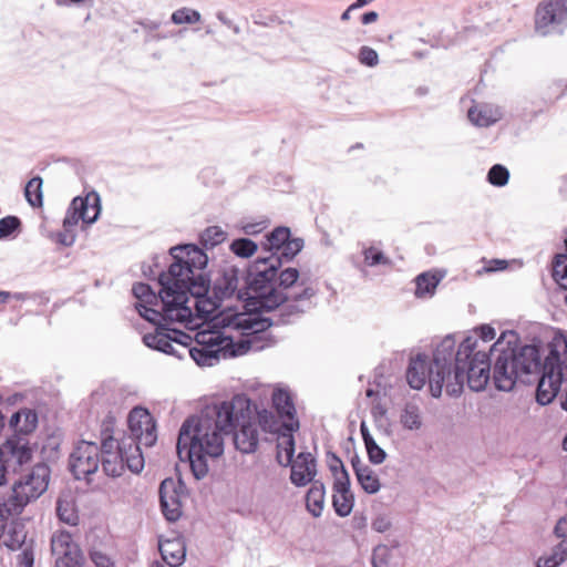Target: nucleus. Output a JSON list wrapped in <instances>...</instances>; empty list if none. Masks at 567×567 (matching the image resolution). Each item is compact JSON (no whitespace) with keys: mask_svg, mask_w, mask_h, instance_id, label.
<instances>
[{"mask_svg":"<svg viewBox=\"0 0 567 567\" xmlns=\"http://www.w3.org/2000/svg\"><path fill=\"white\" fill-rule=\"evenodd\" d=\"M303 247V239L290 238L280 249L266 257H258L255 264V271L258 272L259 278H266L274 275V271L279 269L282 262H288L301 251ZM259 281H267V279H259Z\"/></svg>","mask_w":567,"mask_h":567,"instance_id":"14","label":"nucleus"},{"mask_svg":"<svg viewBox=\"0 0 567 567\" xmlns=\"http://www.w3.org/2000/svg\"><path fill=\"white\" fill-rule=\"evenodd\" d=\"M434 365V359L432 363H427V357L425 354H416L412 358L406 370V381L412 389L421 390L426 381L430 383V370Z\"/></svg>","mask_w":567,"mask_h":567,"instance_id":"21","label":"nucleus"},{"mask_svg":"<svg viewBox=\"0 0 567 567\" xmlns=\"http://www.w3.org/2000/svg\"><path fill=\"white\" fill-rule=\"evenodd\" d=\"M360 433L364 444L373 440V436L371 435L369 427L364 421H362L360 424Z\"/></svg>","mask_w":567,"mask_h":567,"instance_id":"61","label":"nucleus"},{"mask_svg":"<svg viewBox=\"0 0 567 567\" xmlns=\"http://www.w3.org/2000/svg\"><path fill=\"white\" fill-rule=\"evenodd\" d=\"M272 403L278 414L287 417L288 422L298 421L296 419V409L289 392L276 390L272 394Z\"/></svg>","mask_w":567,"mask_h":567,"instance_id":"29","label":"nucleus"},{"mask_svg":"<svg viewBox=\"0 0 567 567\" xmlns=\"http://www.w3.org/2000/svg\"><path fill=\"white\" fill-rule=\"evenodd\" d=\"M548 355L542 363L539 358V369L528 374V381L533 382V377L538 379L536 400L539 404H549L558 394L565 373H567V339L555 338L548 344Z\"/></svg>","mask_w":567,"mask_h":567,"instance_id":"5","label":"nucleus"},{"mask_svg":"<svg viewBox=\"0 0 567 567\" xmlns=\"http://www.w3.org/2000/svg\"><path fill=\"white\" fill-rule=\"evenodd\" d=\"M399 545L395 544L393 547L386 545H378L372 551V566L373 567H396L393 549Z\"/></svg>","mask_w":567,"mask_h":567,"instance_id":"32","label":"nucleus"},{"mask_svg":"<svg viewBox=\"0 0 567 567\" xmlns=\"http://www.w3.org/2000/svg\"><path fill=\"white\" fill-rule=\"evenodd\" d=\"M328 465L332 474L339 472L341 468H346L341 458L334 453L328 454Z\"/></svg>","mask_w":567,"mask_h":567,"instance_id":"56","label":"nucleus"},{"mask_svg":"<svg viewBox=\"0 0 567 567\" xmlns=\"http://www.w3.org/2000/svg\"><path fill=\"white\" fill-rule=\"evenodd\" d=\"M182 488V482H175L173 478H165L159 485L161 507L167 520L175 522L182 515L179 493Z\"/></svg>","mask_w":567,"mask_h":567,"instance_id":"18","label":"nucleus"},{"mask_svg":"<svg viewBox=\"0 0 567 567\" xmlns=\"http://www.w3.org/2000/svg\"><path fill=\"white\" fill-rule=\"evenodd\" d=\"M22 421L20 426V435L27 436L31 432H33L38 425V414L34 410L31 409H22Z\"/></svg>","mask_w":567,"mask_h":567,"instance_id":"44","label":"nucleus"},{"mask_svg":"<svg viewBox=\"0 0 567 567\" xmlns=\"http://www.w3.org/2000/svg\"><path fill=\"white\" fill-rule=\"evenodd\" d=\"M32 449L23 437H9L0 447V486L7 482L9 470L17 471L18 467L31 462Z\"/></svg>","mask_w":567,"mask_h":567,"instance_id":"10","label":"nucleus"},{"mask_svg":"<svg viewBox=\"0 0 567 567\" xmlns=\"http://www.w3.org/2000/svg\"><path fill=\"white\" fill-rule=\"evenodd\" d=\"M364 255V261L369 266H377V265H389L390 260L388 257L384 256V254L380 250L374 249L373 247H370L363 251Z\"/></svg>","mask_w":567,"mask_h":567,"instance_id":"47","label":"nucleus"},{"mask_svg":"<svg viewBox=\"0 0 567 567\" xmlns=\"http://www.w3.org/2000/svg\"><path fill=\"white\" fill-rule=\"evenodd\" d=\"M216 17L226 27H228V28L233 27L234 22L230 19H228L224 12H221V11L217 12Z\"/></svg>","mask_w":567,"mask_h":567,"instance_id":"64","label":"nucleus"},{"mask_svg":"<svg viewBox=\"0 0 567 567\" xmlns=\"http://www.w3.org/2000/svg\"><path fill=\"white\" fill-rule=\"evenodd\" d=\"M21 226V221L16 216H7L0 219V239L13 234Z\"/></svg>","mask_w":567,"mask_h":567,"instance_id":"46","label":"nucleus"},{"mask_svg":"<svg viewBox=\"0 0 567 567\" xmlns=\"http://www.w3.org/2000/svg\"><path fill=\"white\" fill-rule=\"evenodd\" d=\"M326 488L322 482L315 481L306 495V507L313 517H320L324 507Z\"/></svg>","mask_w":567,"mask_h":567,"instance_id":"28","label":"nucleus"},{"mask_svg":"<svg viewBox=\"0 0 567 567\" xmlns=\"http://www.w3.org/2000/svg\"><path fill=\"white\" fill-rule=\"evenodd\" d=\"M132 292L138 300L137 302L147 305H158L159 293L156 295L147 284L137 282L133 286Z\"/></svg>","mask_w":567,"mask_h":567,"instance_id":"40","label":"nucleus"},{"mask_svg":"<svg viewBox=\"0 0 567 567\" xmlns=\"http://www.w3.org/2000/svg\"><path fill=\"white\" fill-rule=\"evenodd\" d=\"M101 213V198L100 195L92 190L85 197H75L69 206L65 217L63 219V228H71L78 225L79 220L86 224H93L97 220Z\"/></svg>","mask_w":567,"mask_h":567,"instance_id":"13","label":"nucleus"},{"mask_svg":"<svg viewBox=\"0 0 567 567\" xmlns=\"http://www.w3.org/2000/svg\"><path fill=\"white\" fill-rule=\"evenodd\" d=\"M173 262L167 271L158 277L161 285L158 305L136 302L135 308L141 317L163 327L161 321L184 322L192 318V308L187 306L189 296L200 299L210 288V279L206 272L207 255L192 244L175 246L169 249Z\"/></svg>","mask_w":567,"mask_h":567,"instance_id":"3","label":"nucleus"},{"mask_svg":"<svg viewBox=\"0 0 567 567\" xmlns=\"http://www.w3.org/2000/svg\"><path fill=\"white\" fill-rule=\"evenodd\" d=\"M508 178H509L508 169L501 164L493 165L489 168L488 174H487V181L492 185L497 186V187L505 186L508 183Z\"/></svg>","mask_w":567,"mask_h":567,"instance_id":"42","label":"nucleus"},{"mask_svg":"<svg viewBox=\"0 0 567 567\" xmlns=\"http://www.w3.org/2000/svg\"><path fill=\"white\" fill-rule=\"evenodd\" d=\"M515 332H503L489 352L478 349L476 337H466L455 352V341L445 337L434 351V365L430 370V391L440 398L443 386L450 396H458L466 381L475 392L483 391L492 379L495 388L508 392L528 374L539 369V349L534 344L513 346Z\"/></svg>","mask_w":567,"mask_h":567,"instance_id":"1","label":"nucleus"},{"mask_svg":"<svg viewBox=\"0 0 567 567\" xmlns=\"http://www.w3.org/2000/svg\"><path fill=\"white\" fill-rule=\"evenodd\" d=\"M127 424L130 436L126 439H134V442L145 446H153L157 440L155 422L150 412L141 406L134 408L128 416Z\"/></svg>","mask_w":567,"mask_h":567,"instance_id":"15","label":"nucleus"},{"mask_svg":"<svg viewBox=\"0 0 567 567\" xmlns=\"http://www.w3.org/2000/svg\"><path fill=\"white\" fill-rule=\"evenodd\" d=\"M101 462L99 445L95 442L80 441L70 454L69 467L76 480L96 473Z\"/></svg>","mask_w":567,"mask_h":567,"instance_id":"11","label":"nucleus"},{"mask_svg":"<svg viewBox=\"0 0 567 567\" xmlns=\"http://www.w3.org/2000/svg\"><path fill=\"white\" fill-rule=\"evenodd\" d=\"M566 29L567 0H542L535 10V33L543 38L563 35Z\"/></svg>","mask_w":567,"mask_h":567,"instance_id":"7","label":"nucleus"},{"mask_svg":"<svg viewBox=\"0 0 567 567\" xmlns=\"http://www.w3.org/2000/svg\"><path fill=\"white\" fill-rule=\"evenodd\" d=\"M100 464L107 476L118 477L123 474L125 465L133 473L142 472L144 457L134 439H122L120 452L101 457Z\"/></svg>","mask_w":567,"mask_h":567,"instance_id":"8","label":"nucleus"},{"mask_svg":"<svg viewBox=\"0 0 567 567\" xmlns=\"http://www.w3.org/2000/svg\"><path fill=\"white\" fill-rule=\"evenodd\" d=\"M332 506L334 512L340 517L350 515L353 508V495L349 492H334L332 496Z\"/></svg>","mask_w":567,"mask_h":567,"instance_id":"36","label":"nucleus"},{"mask_svg":"<svg viewBox=\"0 0 567 567\" xmlns=\"http://www.w3.org/2000/svg\"><path fill=\"white\" fill-rule=\"evenodd\" d=\"M467 117L476 126L488 127L502 118V112L497 106L482 104L471 107Z\"/></svg>","mask_w":567,"mask_h":567,"instance_id":"25","label":"nucleus"},{"mask_svg":"<svg viewBox=\"0 0 567 567\" xmlns=\"http://www.w3.org/2000/svg\"><path fill=\"white\" fill-rule=\"evenodd\" d=\"M475 331L483 342H488L493 340L496 334L495 329L487 324L478 327Z\"/></svg>","mask_w":567,"mask_h":567,"instance_id":"52","label":"nucleus"},{"mask_svg":"<svg viewBox=\"0 0 567 567\" xmlns=\"http://www.w3.org/2000/svg\"><path fill=\"white\" fill-rule=\"evenodd\" d=\"M7 522V528L1 533L3 545L11 550L19 549L25 542L27 532L24 525L18 519L12 518Z\"/></svg>","mask_w":567,"mask_h":567,"instance_id":"26","label":"nucleus"},{"mask_svg":"<svg viewBox=\"0 0 567 567\" xmlns=\"http://www.w3.org/2000/svg\"><path fill=\"white\" fill-rule=\"evenodd\" d=\"M107 430L109 426H105V430L103 431V439L101 445L99 446L100 457H105L111 455V453H117L120 452V447H122V440L118 442L112 435H109L106 433Z\"/></svg>","mask_w":567,"mask_h":567,"instance_id":"43","label":"nucleus"},{"mask_svg":"<svg viewBox=\"0 0 567 567\" xmlns=\"http://www.w3.org/2000/svg\"><path fill=\"white\" fill-rule=\"evenodd\" d=\"M85 1L86 0H54L55 4L59 7H69L71 4H80Z\"/></svg>","mask_w":567,"mask_h":567,"instance_id":"63","label":"nucleus"},{"mask_svg":"<svg viewBox=\"0 0 567 567\" xmlns=\"http://www.w3.org/2000/svg\"><path fill=\"white\" fill-rule=\"evenodd\" d=\"M202 20L199 11L183 7L175 10L171 16V21L174 24H194Z\"/></svg>","mask_w":567,"mask_h":567,"instance_id":"39","label":"nucleus"},{"mask_svg":"<svg viewBox=\"0 0 567 567\" xmlns=\"http://www.w3.org/2000/svg\"><path fill=\"white\" fill-rule=\"evenodd\" d=\"M75 241V233L73 229L68 228L59 234V243L63 246H72Z\"/></svg>","mask_w":567,"mask_h":567,"instance_id":"55","label":"nucleus"},{"mask_svg":"<svg viewBox=\"0 0 567 567\" xmlns=\"http://www.w3.org/2000/svg\"><path fill=\"white\" fill-rule=\"evenodd\" d=\"M251 342L252 341L250 339H245L237 344L234 343V347L237 346L238 349H234L233 354L238 355L245 353L248 349H250Z\"/></svg>","mask_w":567,"mask_h":567,"instance_id":"59","label":"nucleus"},{"mask_svg":"<svg viewBox=\"0 0 567 567\" xmlns=\"http://www.w3.org/2000/svg\"><path fill=\"white\" fill-rule=\"evenodd\" d=\"M51 553L55 558L54 567H84L85 557L71 533L66 530L52 535Z\"/></svg>","mask_w":567,"mask_h":567,"instance_id":"12","label":"nucleus"},{"mask_svg":"<svg viewBox=\"0 0 567 567\" xmlns=\"http://www.w3.org/2000/svg\"><path fill=\"white\" fill-rule=\"evenodd\" d=\"M50 480V468L47 464L39 463L13 486L22 496L28 497V504L38 499L47 489Z\"/></svg>","mask_w":567,"mask_h":567,"instance_id":"16","label":"nucleus"},{"mask_svg":"<svg viewBox=\"0 0 567 567\" xmlns=\"http://www.w3.org/2000/svg\"><path fill=\"white\" fill-rule=\"evenodd\" d=\"M21 421H22L21 410L13 413L12 416L10 417L9 425L14 431V434L11 437L17 435L19 437H23L29 443L27 437L20 435Z\"/></svg>","mask_w":567,"mask_h":567,"instance_id":"53","label":"nucleus"},{"mask_svg":"<svg viewBox=\"0 0 567 567\" xmlns=\"http://www.w3.org/2000/svg\"><path fill=\"white\" fill-rule=\"evenodd\" d=\"M250 279L249 268L247 275L244 276L236 266H227L221 270V274L216 278L213 290L215 297L219 300L236 297L237 300H255L254 291L249 288L248 281Z\"/></svg>","mask_w":567,"mask_h":567,"instance_id":"9","label":"nucleus"},{"mask_svg":"<svg viewBox=\"0 0 567 567\" xmlns=\"http://www.w3.org/2000/svg\"><path fill=\"white\" fill-rule=\"evenodd\" d=\"M265 226L262 223H255V224H245L241 229L246 235H256L260 233Z\"/></svg>","mask_w":567,"mask_h":567,"instance_id":"57","label":"nucleus"},{"mask_svg":"<svg viewBox=\"0 0 567 567\" xmlns=\"http://www.w3.org/2000/svg\"><path fill=\"white\" fill-rule=\"evenodd\" d=\"M28 505V497L22 496L14 486L0 496V520L6 522L18 516Z\"/></svg>","mask_w":567,"mask_h":567,"instance_id":"22","label":"nucleus"},{"mask_svg":"<svg viewBox=\"0 0 567 567\" xmlns=\"http://www.w3.org/2000/svg\"><path fill=\"white\" fill-rule=\"evenodd\" d=\"M19 560H20V564L23 565L24 567H32V565H33V553H32V550L24 549L19 555Z\"/></svg>","mask_w":567,"mask_h":567,"instance_id":"58","label":"nucleus"},{"mask_svg":"<svg viewBox=\"0 0 567 567\" xmlns=\"http://www.w3.org/2000/svg\"><path fill=\"white\" fill-rule=\"evenodd\" d=\"M247 413L248 398L237 394L230 401L206 405L198 414L184 421L176 449L181 457L186 454L196 480L208 474L209 462L224 453V436Z\"/></svg>","mask_w":567,"mask_h":567,"instance_id":"4","label":"nucleus"},{"mask_svg":"<svg viewBox=\"0 0 567 567\" xmlns=\"http://www.w3.org/2000/svg\"><path fill=\"white\" fill-rule=\"evenodd\" d=\"M251 419V409H250V400L248 399V413L245 417H240V420L236 421L234 425H231L230 430L227 432V435L234 433V444L235 447L244 454L254 453L257 450L259 437H258V429L256 424L250 422Z\"/></svg>","mask_w":567,"mask_h":567,"instance_id":"17","label":"nucleus"},{"mask_svg":"<svg viewBox=\"0 0 567 567\" xmlns=\"http://www.w3.org/2000/svg\"><path fill=\"white\" fill-rule=\"evenodd\" d=\"M227 238L226 231L219 226H209L200 235L202 245L208 249L221 244Z\"/></svg>","mask_w":567,"mask_h":567,"instance_id":"38","label":"nucleus"},{"mask_svg":"<svg viewBox=\"0 0 567 567\" xmlns=\"http://www.w3.org/2000/svg\"><path fill=\"white\" fill-rule=\"evenodd\" d=\"M299 429V421L284 422L277 437V462L282 466L291 464L295 454L293 432Z\"/></svg>","mask_w":567,"mask_h":567,"instance_id":"20","label":"nucleus"},{"mask_svg":"<svg viewBox=\"0 0 567 567\" xmlns=\"http://www.w3.org/2000/svg\"><path fill=\"white\" fill-rule=\"evenodd\" d=\"M229 248L236 256L248 258L257 251L258 246L249 238H238L230 244Z\"/></svg>","mask_w":567,"mask_h":567,"instance_id":"41","label":"nucleus"},{"mask_svg":"<svg viewBox=\"0 0 567 567\" xmlns=\"http://www.w3.org/2000/svg\"><path fill=\"white\" fill-rule=\"evenodd\" d=\"M42 183V178L35 176L25 185L24 196L32 207H41L43 204Z\"/></svg>","mask_w":567,"mask_h":567,"instance_id":"35","label":"nucleus"},{"mask_svg":"<svg viewBox=\"0 0 567 567\" xmlns=\"http://www.w3.org/2000/svg\"><path fill=\"white\" fill-rule=\"evenodd\" d=\"M195 341L197 347H205L221 352L233 340L228 337L225 338L219 331L203 330L195 334Z\"/></svg>","mask_w":567,"mask_h":567,"instance_id":"27","label":"nucleus"},{"mask_svg":"<svg viewBox=\"0 0 567 567\" xmlns=\"http://www.w3.org/2000/svg\"><path fill=\"white\" fill-rule=\"evenodd\" d=\"M378 18H379L378 12L369 11L361 16V22L363 24H371V23L375 22L378 20Z\"/></svg>","mask_w":567,"mask_h":567,"instance_id":"60","label":"nucleus"},{"mask_svg":"<svg viewBox=\"0 0 567 567\" xmlns=\"http://www.w3.org/2000/svg\"><path fill=\"white\" fill-rule=\"evenodd\" d=\"M267 276V281H259L255 264L249 266V288L254 291L256 307L254 310L228 312L223 316L225 328L234 329L244 337H258L270 327L295 323L311 308V298L317 289L299 279L298 269L288 267L280 272Z\"/></svg>","mask_w":567,"mask_h":567,"instance_id":"2","label":"nucleus"},{"mask_svg":"<svg viewBox=\"0 0 567 567\" xmlns=\"http://www.w3.org/2000/svg\"><path fill=\"white\" fill-rule=\"evenodd\" d=\"M359 61L367 66L373 68L379 63L378 52L370 47L363 45L359 51Z\"/></svg>","mask_w":567,"mask_h":567,"instance_id":"49","label":"nucleus"},{"mask_svg":"<svg viewBox=\"0 0 567 567\" xmlns=\"http://www.w3.org/2000/svg\"><path fill=\"white\" fill-rule=\"evenodd\" d=\"M290 239V229L288 227H277L267 235L265 249L270 254L276 252Z\"/></svg>","mask_w":567,"mask_h":567,"instance_id":"34","label":"nucleus"},{"mask_svg":"<svg viewBox=\"0 0 567 567\" xmlns=\"http://www.w3.org/2000/svg\"><path fill=\"white\" fill-rule=\"evenodd\" d=\"M158 549L163 561L169 567H179L185 561L186 548L179 538L159 540Z\"/></svg>","mask_w":567,"mask_h":567,"instance_id":"24","label":"nucleus"},{"mask_svg":"<svg viewBox=\"0 0 567 567\" xmlns=\"http://www.w3.org/2000/svg\"><path fill=\"white\" fill-rule=\"evenodd\" d=\"M56 515L59 519L68 525L75 526L79 522V515L73 502L59 497L56 501Z\"/></svg>","mask_w":567,"mask_h":567,"instance_id":"33","label":"nucleus"},{"mask_svg":"<svg viewBox=\"0 0 567 567\" xmlns=\"http://www.w3.org/2000/svg\"><path fill=\"white\" fill-rule=\"evenodd\" d=\"M145 30H157L161 25L159 22L157 21H151V20H146V21H141L138 22Z\"/></svg>","mask_w":567,"mask_h":567,"instance_id":"62","label":"nucleus"},{"mask_svg":"<svg viewBox=\"0 0 567 567\" xmlns=\"http://www.w3.org/2000/svg\"><path fill=\"white\" fill-rule=\"evenodd\" d=\"M90 558L96 567H113L112 559L101 550H91Z\"/></svg>","mask_w":567,"mask_h":567,"instance_id":"50","label":"nucleus"},{"mask_svg":"<svg viewBox=\"0 0 567 567\" xmlns=\"http://www.w3.org/2000/svg\"><path fill=\"white\" fill-rule=\"evenodd\" d=\"M370 463L379 465L386 458V452L378 445L375 440H371L364 444Z\"/></svg>","mask_w":567,"mask_h":567,"instance_id":"45","label":"nucleus"},{"mask_svg":"<svg viewBox=\"0 0 567 567\" xmlns=\"http://www.w3.org/2000/svg\"><path fill=\"white\" fill-rule=\"evenodd\" d=\"M554 533L560 540L567 539V515L558 519L554 528Z\"/></svg>","mask_w":567,"mask_h":567,"instance_id":"54","label":"nucleus"},{"mask_svg":"<svg viewBox=\"0 0 567 567\" xmlns=\"http://www.w3.org/2000/svg\"><path fill=\"white\" fill-rule=\"evenodd\" d=\"M333 492L350 491V476L347 468H341L339 472L333 473Z\"/></svg>","mask_w":567,"mask_h":567,"instance_id":"48","label":"nucleus"},{"mask_svg":"<svg viewBox=\"0 0 567 567\" xmlns=\"http://www.w3.org/2000/svg\"><path fill=\"white\" fill-rule=\"evenodd\" d=\"M400 423L404 429L410 431L421 429L422 417L420 408L413 402L405 403L404 408L401 411Z\"/></svg>","mask_w":567,"mask_h":567,"instance_id":"31","label":"nucleus"},{"mask_svg":"<svg viewBox=\"0 0 567 567\" xmlns=\"http://www.w3.org/2000/svg\"><path fill=\"white\" fill-rule=\"evenodd\" d=\"M567 560V539L559 540L549 554L540 556L536 561V567H558Z\"/></svg>","mask_w":567,"mask_h":567,"instance_id":"30","label":"nucleus"},{"mask_svg":"<svg viewBox=\"0 0 567 567\" xmlns=\"http://www.w3.org/2000/svg\"><path fill=\"white\" fill-rule=\"evenodd\" d=\"M350 463L362 489L368 494L378 493L381 484L375 472L364 464L358 454L351 457Z\"/></svg>","mask_w":567,"mask_h":567,"instance_id":"23","label":"nucleus"},{"mask_svg":"<svg viewBox=\"0 0 567 567\" xmlns=\"http://www.w3.org/2000/svg\"><path fill=\"white\" fill-rule=\"evenodd\" d=\"M392 526V522L388 515H378L371 523L373 530L378 533H384Z\"/></svg>","mask_w":567,"mask_h":567,"instance_id":"51","label":"nucleus"},{"mask_svg":"<svg viewBox=\"0 0 567 567\" xmlns=\"http://www.w3.org/2000/svg\"><path fill=\"white\" fill-rule=\"evenodd\" d=\"M291 483L296 486H306L315 482L317 475V462L309 452H300L297 458L291 462Z\"/></svg>","mask_w":567,"mask_h":567,"instance_id":"19","label":"nucleus"},{"mask_svg":"<svg viewBox=\"0 0 567 567\" xmlns=\"http://www.w3.org/2000/svg\"><path fill=\"white\" fill-rule=\"evenodd\" d=\"M143 342L146 347L161 351L165 354L185 358L188 354L198 365L212 367L219 359L217 350H210L205 347H193V338L181 330L164 329L159 327L153 333L143 336Z\"/></svg>","mask_w":567,"mask_h":567,"instance_id":"6","label":"nucleus"},{"mask_svg":"<svg viewBox=\"0 0 567 567\" xmlns=\"http://www.w3.org/2000/svg\"><path fill=\"white\" fill-rule=\"evenodd\" d=\"M440 281L434 275H430L427 272L421 274L416 277L415 284V296L416 297H427L434 293V290Z\"/></svg>","mask_w":567,"mask_h":567,"instance_id":"37","label":"nucleus"}]
</instances>
